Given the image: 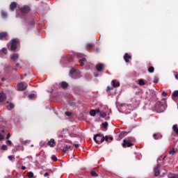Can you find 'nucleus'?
<instances>
[{"label":"nucleus","mask_w":178,"mask_h":178,"mask_svg":"<svg viewBox=\"0 0 178 178\" xmlns=\"http://www.w3.org/2000/svg\"><path fill=\"white\" fill-rule=\"evenodd\" d=\"M6 106L8 111H10L11 109H13V108H15L13 104L10 103L9 102H7Z\"/></svg>","instance_id":"obj_13"},{"label":"nucleus","mask_w":178,"mask_h":178,"mask_svg":"<svg viewBox=\"0 0 178 178\" xmlns=\"http://www.w3.org/2000/svg\"><path fill=\"white\" fill-rule=\"evenodd\" d=\"M86 58H83L82 59L79 60V63H80V66H84V63L86 62Z\"/></svg>","instance_id":"obj_21"},{"label":"nucleus","mask_w":178,"mask_h":178,"mask_svg":"<svg viewBox=\"0 0 178 178\" xmlns=\"http://www.w3.org/2000/svg\"><path fill=\"white\" fill-rule=\"evenodd\" d=\"M31 147H33V145H31Z\"/></svg>","instance_id":"obj_57"},{"label":"nucleus","mask_w":178,"mask_h":178,"mask_svg":"<svg viewBox=\"0 0 178 178\" xmlns=\"http://www.w3.org/2000/svg\"><path fill=\"white\" fill-rule=\"evenodd\" d=\"M6 35H8V33L6 32L0 33V40H3V38H6Z\"/></svg>","instance_id":"obj_19"},{"label":"nucleus","mask_w":178,"mask_h":178,"mask_svg":"<svg viewBox=\"0 0 178 178\" xmlns=\"http://www.w3.org/2000/svg\"><path fill=\"white\" fill-rule=\"evenodd\" d=\"M28 177H29V178L34 177V173H33L32 172H28Z\"/></svg>","instance_id":"obj_28"},{"label":"nucleus","mask_w":178,"mask_h":178,"mask_svg":"<svg viewBox=\"0 0 178 178\" xmlns=\"http://www.w3.org/2000/svg\"><path fill=\"white\" fill-rule=\"evenodd\" d=\"M7 140L10 138V134H8L6 136Z\"/></svg>","instance_id":"obj_46"},{"label":"nucleus","mask_w":178,"mask_h":178,"mask_svg":"<svg viewBox=\"0 0 178 178\" xmlns=\"http://www.w3.org/2000/svg\"><path fill=\"white\" fill-rule=\"evenodd\" d=\"M159 168H161L160 164H157V165L154 168V175L156 177L159 176Z\"/></svg>","instance_id":"obj_11"},{"label":"nucleus","mask_w":178,"mask_h":178,"mask_svg":"<svg viewBox=\"0 0 178 178\" xmlns=\"http://www.w3.org/2000/svg\"><path fill=\"white\" fill-rule=\"evenodd\" d=\"M69 148H70V146H65V149L64 151H67V149H69Z\"/></svg>","instance_id":"obj_45"},{"label":"nucleus","mask_w":178,"mask_h":178,"mask_svg":"<svg viewBox=\"0 0 178 178\" xmlns=\"http://www.w3.org/2000/svg\"><path fill=\"white\" fill-rule=\"evenodd\" d=\"M40 145H41V147H42V145H44V143L40 142Z\"/></svg>","instance_id":"obj_48"},{"label":"nucleus","mask_w":178,"mask_h":178,"mask_svg":"<svg viewBox=\"0 0 178 178\" xmlns=\"http://www.w3.org/2000/svg\"><path fill=\"white\" fill-rule=\"evenodd\" d=\"M29 99H34L35 98V94H31L29 95Z\"/></svg>","instance_id":"obj_29"},{"label":"nucleus","mask_w":178,"mask_h":178,"mask_svg":"<svg viewBox=\"0 0 178 178\" xmlns=\"http://www.w3.org/2000/svg\"><path fill=\"white\" fill-rule=\"evenodd\" d=\"M9 161H15V156H8Z\"/></svg>","instance_id":"obj_36"},{"label":"nucleus","mask_w":178,"mask_h":178,"mask_svg":"<svg viewBox=\"0 0 178 178\" xmlns=\"http://www.w3.org/2000/svg\"><path fill=\"white\" fill-rule=\"evenodd\" d=\"M16 66H17V67H19V63H17V64H16Z\"/></svg>","instance_id":"obj_53"},{"label":"nucleus","mask_w":178,"mask_h":178,"mask_svg":"<svg viewBox=\"0 0 178 178\" xmlns=\"http://www.w3.org/2000/svg\"><path fill=\"white\" fill-rule=\"evenodd\" d=\"M111 90H113V88L111 86L107 87V91H111Z\"/></svg>","instance_id":"obj_41"},{"label":"nucleus","mask_w":178,"mask_h":178,"mask_svg":"<svg viewBox=\"0 0 178 178\" xmlns=\"http://www.w3.org/2000/svg\"><path fill=\"white\" fill-rule=\"evenodd\" d=\"M15 8H16V3H15V2L11 3L10 5V9L11 10H15Z\"/></svg>","instance_id":"obj_20"},{"label":"nucleus","mask_w":178,"mask_h":178,"mask_svg":"<svg viewBox=\"0 0 178 178\" xmlns=\"http://www.w3.org/2000/svg\"><path fill=\"white\" fill-rule=\"evenodd\" d=\"M69 84L65 82V81H63L61 82V87H63V88H66L67 87H68Z\"/></svg>","instance_id":"obj_24"},{"label":"nucleus","mask_w":178,"mask_h":178,"mask_svg":"<svg viewBox=\"0 0 178 178\" xmlns=\"http://www.w3.org/2000/svg\"><path fill=\"white\" fill-rule=\"evenodd\" d=\"M95 77H98V74H95Z\"/></svg>","instance_id":"obj_51"},{"label":"nucleus","mask_w":178,"mask_h":178,"mask_svg":"<svg viewBox=\"0 0 178 178\" xmlns=\"http://www.w3.org/2000/svg\"><path fill=\"white\" fill-rule=\"evenodd\" d=\"M51 160L54 161V162H56L58 161V158H56V155H52L51 157Z\"/></svg>","instance_id":"obj_30"},{"label":"nucleus","mask_w":178,"mask_h":178,"mask_svg":"<svg viewBox=\"0 0 178 178\" xmlns=\"http://www.w3.org/2000/svg\"><path fill=\"white\" fill-rule=\"evenodd\" d=\"M17 88H18L19 91H24V90H26V88H27V83L21 82L20 83H19L17 85Z\"/></svg>","instance_id":"obj_6"},{"label":"nucleus","mask_w":178,"mask_h":178,"mask_svg":"<svg viewBox=\"0 0 178 178\" xmlns=\"http://www.w3.org/2000/svg\"><path fill=\"white\" fill-rule=\"evenodd\" d=\"M103 129H106L108 127V122L102 123Z\"/></svg>","instance_id":"obj_35"},{"label":"nucleus","mask_w":178,"mask_h":178,"mask_svg":"<svg viewBox=\"0 0 178 178\" xmlns=\"http://www.w3.org/2000/svg\"><path fill=\"white\" fill-rule=\"evenodd\" d=\"M126 145H127V147H131V145H133V143H131L130 142V140H127L126 139H124L123 140V143H122V147H126Z\"/></svg>","instance_id":"obj_9"},{"label":"nucleus","mask_w":178,"mask_h":178,"mask_svg":"<svg viewBox=\"0 0 178 178\" xmlns=\"http://www.w3.org/2000/svg\"><path fill=\"white\" fill-rule=\"evenodd\" d=\"M10 59L11 60H13V62H16V60H17V59H19V54L15 53L13 54H12L10 56Z\"/></svg>","instance_id":"obj_10"},{"label":"nucleus","mask_w":178,"mask_h":178,"mask_svg":"<svg viewBox=\"0 0 178 178\" xmlns=\"http://www.w3.org/2000/svg\"><path fill=\"white\" fill-rule=\"evenodd\" d=\"M22 170H26V166H22Z\"/></svg>","instance_id":"obj_47"},{"label":"nucleus","mask_w":178,"mask_h":178,"mask_svg":"<svg viewBox=\"0 0 178 178\" xmlns=\"http://www.w3.org/2000/svg\"><path fill=\"white\" fill-rule=\"evenodd\" d=\"M169 178H178V175L172 174L171 175H170Z\"/></svg>","instance_id":"obj_33"},{"label":"nucleus","mask_w":178,"mask_h":178,"mask_svg":"<svg viewBox=\"0 0 178 178\" xmlns=\"http://www.w3.org/2000/svg\"><path fill=\"white\" fill-rule=\"evenodd\" d=\"M19 47V40L13 39L11 42L8 44V49L11 51H16Z\"/></svg>","instance_id":"obj_1"},{"label":"nucleus","mask_w":178,"mask_h":178,"mask_svg":"<svg viewBox=\"0 0 178 178\" xmlns=\"http://www.w3.org/2000/svg\"><path fill=\"white\" fill-rule=\"evenodd\" d=\"M109 139L110 140H113V137H110V138L108 137V140H109Z\"/></svg>","instance_id":"obj_49"},{"label":"nucleus","mask_w":178,"mask_h":178,"mask_svg":"<svg viewBox=\"0 0 178 178\" xmlns=\"http://www.w3.org/2000/svg\"><path fill=\"white\" fill-rule=\"evenodd\" d=\"M59 137L62 138V137H63V135H59Z\"/></svg>","instance_id":"obj_52"},{"label":"nucleus","mask_w":178,"mask_h":178,"mask_svg":"<svg viewBox=\"0 0 178 178\" xmlns=\"http://www.w3.org/2000/svg\"><path fill=\"white\" fill-rule=\"evenodd\" d=\"M65 115H66V116H71L72 115V113H70L69 111H67V112H65Z\"/></svg>","instance_id":"obj_38"},{"label":"nucleus","mask_w":178,"mask_h":178,"mask_svg":"<svg viewBox=\"0 0 178 178\" xmlns=\"http://www.w3.org/2000/svg\"><path fill=\"white\" fill-rule=\"evenodd\" d=\"M4 137L3 135L0 134V140H3Z\"/></svg>","instance_id":"obj_44"},{"label":"nucleus","mask_w":178,"mask_h":178,"mask_svg":"<svg viewBox=\"0 0 178 178\" xmlns=\"http://www.w3.org/2000/svg\"><path fill=\"white\" fill-rule=\"evenodd\" d=\"M6 144H8V145H12V141L10 140H8L6 141Z\"/></svg>","instance_id":"obj_37"},{"label":"nucleus","mask_w":178,"mask_h":178,"mask_svg":"<svg viewBox=\"0 0 178 178\" xmlns=\"http://www.w3.org/2000/svg\"><path fill=\"white\" fill-rule=\"evenodd\" d=\"M90 175H91V176H92V177H97V176H98V174H97V172H95V171H94V170H92L90 172Z\"/></svg>","instance_id":"obj_25"},{"label":"nucleus","mask_w":178,"mask_h":178,"mask_svg":"<svg viewBox=\"0 0 178 178\" xmlns=\"http://www.w3.org/2000/svg\"><path fill=\"white\" fill-rule=\"evenodd\" d=\"M148 72H149V73H154V68H153V67H149Z\"/></svg>","instance_id":"obj_32"},{"label":"nucleus","mask_w":178,"mask_h":178,"mask_svg":"<svg viewBox=\"0 0 178 178\" xmlns=\"http://www.w3.org/2000/svg\"><path fill=\"white\" fill-rule=\"evenodd\" d=\"M158 162H159V159L157 160Z\"/></svg>","instance_id":"obj_56"},{"label":"nucleus","mask_w":178,"mask_h":178,"mask_svg":"<svg viewBox=\"0 0 178 178\" xmlns=\"http://www.w3.org/2000/svg\"><path fill=\"white\" fill-rule=\"evenodd\" d=\"M96 69H97V72H102V70H104V69H105V65H104L102 63H99L96 65Z\"/></svg>","instance_id":"obj_8"},{"label":"nucleus","mask_w":178,"mask_h":178,"mask_svg":"<svg viewBox=\"0 0 178 178\" xmlns=\"http://www.w3.org/2000/svg\"><path fill=\"white\" fill-rule=\"evenodd\" d=\"M1 149H3V151H6V149H8V146H6V145H3L1 146Z\"/></svg>","instance_id":"obj_31"},{"label":"nucleus","mask_w":178,"mask_h":178,"mask_svg":"<svg viewBox=\"0 0 178 178\" xmlns=\"http://www.w3.org/2000/svg\"><path fill=\"white\" fill-rule=\"evenodd\" d=\"M2 132H3V133H5V131L2 130Z\"/></svg>","instance_id":"obj_55"},{"label":"nucleus","mask_w":178,"mask_h":178,"mask_svg":"<svg viewBox=\"0 0 178 178\" xmlns=\"http://www.w3.org/2000/svg\"><path fill=\"white\" fill-rule=\"evenodd\" d=\"M92 45L91 44H88L87 45H86V48H88V49H90V48H92Z\"/></svg>","instance_id":"obj_40"},{"label":"nucleus","mask_w":178,"mask_h":178,"mask_svg":"<svg viewBox=\"0 0 178 178\" xmlns=\"http://www.w3.org/2000/svg\"><path fill=\"white\" fill-rule=\"evenodd\" d=\"M86 79H91V77L88 76V75H86Z\"/></svg>","instance_id":"obj_50"},{"label":"nucleus","mask_w":178,"mask_h":178,"mask_svg":"<svg viewBox=\"0 0 178 178\" xmlns=\"http://www.w3.org/2000/svg\"><path fill=\"white\" fill-rule=\"evenodd\" d=\"M108 136H102L101 134H97L96 136H94V140L97 144L99 143H104V141H108Z\"/></svg>","instance_id":"obj_3"},{"label":"nucleus","mask_w":178,"mask_h":178,"mask_svg":"<svg viewBox=\"0 0 178 178\" xmlns=\"http://www.w3.org/2000/svg\"><path fill=\"white\" fill-rule=\"evenodd\" d=\"M121 109L122 111H133V109H134V107H133V106H131V104H124L122 105Z\"/></svg>","instance_id":"obj_7"},{"label":"nucleus","mask_w":178,"mask_h":178,"mask_svg":"<svg viewBox=\"0 0 178 178\" xmlns=\"http://www.w3.org/2000/svg\"><path fill=\"white\" fill-rule=\"evenodd\" d=\"M54 144H55V140L54 138L50 139V140L47 143V145L49 147H54Z\"/></svg>","instance_id":"obj_18"},{"label":"nucleus","mask_w":178,"mask_h":178,"mask_svg":"<svg viewBox=\"0 0 178 178\" xmlns=\"http://www.w3.org/2000/svg\"><path fill=\"white\" fill-rule=\"evenodd\" d=\"M112 85L113 87H120V83L118 81L113 80Z\"/></svg>","instance_id":"obj_17"},{"label":"nucleus","mask_w":178,"mask_h":178,"mask_svg":"<svg viewBox=\"0 0 178 178\" xmlns=\"http://www.w3.org/2000/svg\"><path fill=\"white\" fill-rule=\"evenodd\" d=\"M153 137H154V140H159V138H156V134H154L153 135Z\"/></svg>","instance_id":"obj_39"},{"label":"nucleus","mask_w":178,"mask_h":178,"mask_svg":"<svg viewBox=\"0 0 178 178\" xmlns=\"http://www.w3.org/2000/svg\"><path fill=\"white\" fill-rule=\"evenodd\" d=\"M175 97H178V90H175L172 93V99H175Z\"/></svg>","instance_id":"obj_27"},{"label":"nucleus","mask_w":178,"mask_h":178,"mask_svg":"<svg viewBox=\"0 0 178 178\" xmlns=\"http://www.w3.org/2000/svg\"><path fill=\"white\" fill-rule=\"evenodd\" d=\"M90 116H95V115H99L101 116V118H105L106 116V113L105 112V110H91L90 112Z\"/></svg>","instance_id":"obj_2"},{"label":"nucleus","mask_w":178,"mask_h":178,"mask_svg":"<svg viewBox=\"0 0 178 178\" xmlns=\"http://www.w3.org/2000/svg\"><path fill=\"white\" fill-rule=\"evenodd\" d=\"M6 99V94L3 92H0V102H4Z\"/></svg>","instance_id":"obj_12"},{"label":"nucleus","mask_w":178,"mask_h":178,"mask_svg":"<svg viewBox=\"0 0 178 178\" xmlns=\"http://www.w3.org/2000/svg\"><path fill=\"white\" fill-rule=\"evenodd\" d=\"M124 59L127 63H129V59H131V56L127 53L124 56Z\"/></svg>","instance_id":"obj_16"},{"label":"nucleus","mask_w":178,"mask_h":178,"mask_svg":"<svg viewBox=\"0 0 178 178\" xmlns=\"http://www.w3.org/2000/svg\"><path fill=\"white\" fill-rule=\"evenodd\" d=\"M131 141H134V138H132V139L131 140Z\"/></svg>","instance_id":"obj_54"},{"label":"nucleus","mask_w":178,"mask_h":178,"mask_svg":"<svg viewBox=\"0 0 178 178\" xmlns=\"http://www.w3.org/2000/svg\"><path fill=\"white\" fill-rule=\"evenodd\" d=\"M172 130H173V131H175V133L178 134V127H177V124L173 125Z\"/></svg>","instance_id":"obj_23"},{"label":"nucleus","mask_w":178,"mask_h":178,"mask_svg":"<svg viewBox=\"0 0 178 178\" xmlns=\"http://www.w3.org/2000/svg\"><path fill=\"white\" fill-rule=\"evenodd\" d=\"M138 84H139V86H145V82L144 81L143 79H139L138 80Z\"/></svg>","instance_id":"obj_26"},{"label":"nucleus","mask_w":178,"mask_h":178,"mask_svg":"<svg viewBox=\"0 0 178 178\" xmlns=\"http://www.w3.org/2000/svg\"><path fill=\"white\" fill-rule=\"evenodd\" d=\"M21 11L22 12V13H27L30 11V7L24 6L23 8H22Z\"/></svg>","instance_id":"obj_14"},{"label":"nucleus","mask_w":178,"mask_h":178,"mask_svg":"<svg viewBox=\"0 0 178 178\" xmlns=\"http://www.w3.org/2000/svg\"><path fill=\"white\" fill-rule=\"evenodd\" d=\"M1 16H2V17H3V19H5V17H6V12L2 11Z\"/></svg>","instance_id":"obj_34"},{"label":"nucleus","mask_w":178,"mask_h":178,"mask_svg":"<svg viewBox=\"0 0 178 178\" xmlns=\"http://www.w3.org/2000/svg\"><path fill=\"white\" fill-rule=\"evenodd\" d=\"M8 54V49L6 48H3L1 50H0V56H3V55H7Z\"/></svg>","instance_id":"obj_15"},{"label":"nucleus","mask_w":178,"mask_h":178,"mask_svg":"<svg viewBox=\"0 0 178 178\" xmlns=\"http://www.w3.org/2000/svg\"><path fill=\"white\" fill-rule=\"evenodd\" d=\"M77 74H79V71H76V70H74V68H72L70 71V77H72V79H79V77H80V76H77Z\"/></svg>","instance_id":"obj_5"},{"label":"nucleus","mask_w":178,"mask_h":178,"mask_svg":"<svg viewBox=\"0 0 178 178\" xmlns=\"http://www.w3.org/2000/svg\"><path fill=\"white\" fill-rule=\"evenodd\" d=\"M177 152V150L175 148L171 149L169 152L170 155H175Z\"/></svg>","instance_id":"obj_22"},{"label":"nucleus","mask_w":178,"mask_h":178,"mask_svg":"<svg viewBox=\"0 0 178 178\" xmlns=\"http://www.w3.org/2000/svg\"><path fill=\"white\" fill-rule=\"evenodd\" d=\"M156 109L159 113L165 112L166 110V104L157 103Z\"/></svg>","instance_id":"obj_4"},{"label":"nucleus","mask_w":178,"mask_h":178,"mask_svg":"<svg viewBox=\"0 0 178 178\" xmlns=\"http://www.w3.org/2000/svg\"><path fill=\"white\" fill-rule=\"evenodd\" d=\"M162 95H163V97H166V95H167L166 92L163 91V92H162Z\"/></svg>","instance_id":"obj_42"},{"label":"nucleus","mask_w":178,"mask_h":178,"mask_svg":"<svg viewBox=\"0 0 178 178\" xmlns=\"http://www.w3.org/2000/svg\"><path fill=\"white\" fill-rule=\"evenodd\" d=\"M48 176H49V174L48 172L44 174V177H48Z\"/></svg>","instance_id":"obj_43"}]
</instances>
